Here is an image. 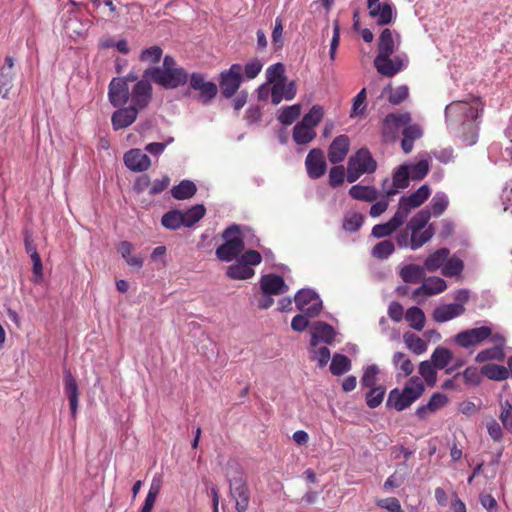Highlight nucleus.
<instances>
[{"instance_id": "f257e3e1", "label": "nucleus", "mask_w": 512, "mask_h": 512, "mask_svg": "<svg viewBox=\"0 0 512 512\" xmlns=\"http://www.w3.org/2000/svg\"><path fill=\"white\" fill-rule=\"evenodd\" d=\"M424 391L423 381L419 377L413 376L407 381L402 391L397 388L390 391L386 405L397 411H403L420 398Z\"/></svg>"}, {"instance_id": "f03ea898", "label": "nucleus", "mask_w": 512, "mask_h": 512, "mask_svg": "<svg viewBox=\"0 0 512 512\" xmlns=\"http://www.w3.org/2000/svg\"><path fill=\"white\" fill-rule=\"evenodd\" d=\"M230 495L235 500L238 512H246L250 502V492L243 473L237 463L230 464L227 472Z\"/></svg>"}, {"instance_id": "7ed1b4c3", "label": "nucleus", "mask_w": 512, "mask_h": 512, "mask_svg": "<svg viewBox=\"0 0 512 512\" xmlns=\"http://www.w3.org/2000/svg\"><path fill=\"white\" fill-rule=\"evenodd\" d=\"M479 117V110L466 102H452L445 108V118L450 129L460 124L463 129L473 130L472 121Z\"/></svg>"}, {"instance_id": "20e7f679", "label": "nucleus", "mask_w": 512, "mask_h": 512, "mask_svg": "<svg viewBox=\"0 0 512 512\" xmlns=\"http://www.w3.org/2000/svg\"><path fill=\"white\" fill-rule=\"evenodd\" d=\"M143 76L166 89L178 88L185 85L188 81V74L186 70L181 67L174 69L151 67L144 71Z\"/></svg>"}, {"instance_id": "39448f33", "label": "nucleus", "mask_w": 512, "mask_h": 512, "mask_svg": "<svg viewBox=\"0 0 512 512\" xmlns=\"http://www.w3.org/2000/svg\"><path fill=\"white\" fill-rule=\"evenodd\" d=\"M222 237L225 242L216 249V256L221 261L230 262L244 250L240 227L236 224L229 226L223 231Z\"/></svg>"}, {"instance_id": "423d86ee", "label": "nucleus", "mask_w": 512, "mask_h": 512, "mask_svg": "<svg viewBox=\"0 0 512 512\" xmlns=\"http://www.w3.org/2000/svg\"><path fill=\"white\" fill-rule=\"evenodd\" d=\"M315 315H309L308 312L296 315L291 322V327L294 331L303 332L307 327H310L311 343H310V358L316 362V366H320V321L311 322L309 318Z\"/></svg>"}, {"instance_id": "0eeeda50", "label": "nucleus", "mask_w": 512, "mask_h": 512, "mask_svg": "<svg viewBox=\"0 0 512 512\" xmlns=\"http://www.w3.org/2000/svg\"><path fill=\"white\" fill-rule=\"evenodd\" d=\"M320 122V106L314 105L309 113L305 114L293 129V140L298 145L311 142L316 137L315 127Z\"/></svg>"}, {"instance_id": "6e6552de", "label": "nucleus", "mask_w": 512, "mask_h": 512, "mask_svg": "<svg viewBox=\"0 0 512 512\" xmlns=\"http://www.w3.org/2000/svg\"><path fill=\"white\" fill-rule=\"evenodd\" d=\"M377 164L367 149H360L350 157L347 164V181L353 183L365 173H373Z\"/></svg>"}, {"instance_id": "1a4fd4ad", "label": "nucleus", "mask_w": 512, "mask_h": 512, "mask_svg": "<svg viewBox=\"0 0 512 512\" xmlns=\"http://www.w3.org/2000/svg\"><path fill=\"white\" fill-rule=\"evenodd\" d=\"M243 68L240 64H233L228 70L220 73L219 86L225 98H231L242 83Z\"/></svg>"}, {"instance_id": "9d476101", "label": "nucleus", "mask_w": 512, "mask_h": 512, "mask_svg": "<svg viewBox=\"0 0 512 512\" xmlns=\"http://www.w3.org/2000/svg\"><path fill=\"white\" fill-rule=\"evenodd\" d=\"M431 190L427 184L419 187L415 192L399 199L397 211L407 220L411 211L421 206L430 196Z\"/></svg>"}, {"instance_id": "9b49d317", "label": "nucleus", "mask_w": 512, "mask_h": 512, "mask_svg": "<svg viewBox=\"0 0 512 512\" xmlns=\"http://www.w3.org/2000/svg\"><path fill=\"white\" fill-rule=\"evenodd\" d=\"M189 86L192 90L199 91V100L203 104L210 103L218 93L217 85L207 81L202 73H192L189 78Z\"/></svg>"}, {"instance_id": "f8f14e48", "label": "nucleus", "mask_w": 512, "mask_h": 512, "mask_svg": "<svg viewBox=\"0 0 512 512\" xmlns=\"http://www.w3.org/2000/svg\"><path fill=\"white\" fill-rule=\"evenodd\" d=\"M148 78L138 81L131 89L129 99L130 106L136 108L137 111L145 109L152 99V86L147 80Z\"/></svg>"}, {"instance_id": "ddd939ff", "label": "nucleus", "mask_w": 512, "mask_h": 512, "mask_svg": "<svg viewBox=\"0 0 512 512\" xmlns=\"http://www.w3.org/2000/svg\"><path fill=\"white\" fill-rule=\"evenodd\" d=\"M491 336V328L482 326L472 329H467L459 332L455 336V342L463 348H469L488 339Z\"/></svg>"}, {"instance_id": "4468645a", "label": "nucleus", "mask_w": 512, "mask_h": 512, "mask_svg": "<svg viewBox=\"0 0 512 512\" xmlns=\"http://www.w3.org/2000/svg\"><path fill=\"white\" fill-rule=\"evenodd\" d=\"M409 165L402 164L398 166L394 172L392 177L391 187H387L390 184L389 179H385L382 184V190L385 193L387 198H390L396 195L399 192V189L407 188L409 185Z\"/></svg>"}, {"instance_id": "2eb2a0df", "label": "nucleus", "mask_w": 512, "mask_h": 512, "mask_svg": "<svg viewBox=\"0 0 512 512\" xmlns=\"http://www.w3.org/2000/svg\"><path fill=\"white\" fill-rule=\"evenodd\" d=\"M130 90L123 78H113L109 84L108 97L114 107H120L129 100Z\"/></svg>"}, {"instance_id": "dca6fc26", "label": "nucleus", "mask_w": 512, "mask_h": 512, "mask_svg": "<svg viewBox=\"0 0 512 512\" xmlns=\"http://www.w3.org/2000/svg\"><path fill=\"white\" fill-rule=\"evenodd\" d=\"M317 294L311 289H302L295 295L297 308L302 312H308L309 315H318L320 313V302L317 301Z\"/></svg>"}, {"instance_id": "f3484780", "label": "nucleus", "mask_w": 512, "mask_h": 512, "mask_svg": "<svg viewBox=\"0 0 512 512\" xmlns=\"http://www.w3.org/2000/svg\"><path fill=\"white\" fill-rule=\"evenodd\" d=\"M350 149V139L347 135H339L333 139L328 147L327 157L332 164L345 160Z\"/></svg>"}, {"instance_id": "a211bd4d", "label": "nucleus", "mask_w": 512, "mask_h": 512, "mask_svg": "<svg viewBox=\"0 0 512 512\" xmlns=\"http://www.w3.org/2000/svg\"><path fill=\"white\" fill-rule=\"evenodd\" d=\"M369 17L374 19L378 25L384 26L391 22L393 16L392 5L380 3L379 0H367Z\"/></svg>"}, {"instance_id": "6ab92c4d", "label": "nucleus", "mask_w": 512, "mask_h": 512, "mask_svg": "<svg viewBox=\"0 0 512 512\" xmlns=\"http://www.w3.org/2000/svg\"><path fill=\"white\" fill-rule=\"evenodd\" d=\"M374 65L381 75L387 77L396 75L405 67L403 59L399 56L394 58H391V56H376Z\"/></svg>"}, {"instance_id": "aec40b11", "label": "nucleus", "mask_w": 512, "mask_h": 512, "mask_svg": "<svg viewBox=\"0 0 512 512\" xmlns=\"http://www.w3.org/2000/svg\"><path fill=\"white\" fill-rule=\"evenodd\" d=\"M446 289V281L440 277L433 276L426 279L420 287L416 288L412 293V297L414 299H417L420 296L429 297L440 294Z\"/></svg>"}, {"instance_id": "412c9836", "label": "nucleus", "mask_w": 512, "mask_h": 512, "mask_svg": "<svg viewBox=\"0 0 512 512\" xmlns=\"http://www.w3.org/2000/svg\"><path fill=\"white\" fill-rule=\"evenodd\" d=\"M124 163L134 172H143L150 168L151 160L140 149H131L124 154Z\"/></svg>"}, {"instance_id": "4be33fe9", "label": "nucleus", "mask_w": 512, "mask_h": 512, "mask_svg": "<svg viewBox=\"0 0 512 512\" xmlns=\"http://www.w3.org/2000/svg\"><path fill=\"white\" fill-rule=\"evenodd\" d=\"M262 294L280 295L288 290L282 276L277 274H264L260 279Z\"/></svg>"}, {"instance_id": "5701e85b", "label": "nucleus", "mask_w": 512, "mask_h": 512, "mask_svg": "<svg viewBox=\"0 0 512 512\" xmlns=\"http://www.w3.org/2000/svg\"><path fill=\"white\" fill-rule=\"evenodd\" d=\"M64 392L69 400L71 415L75 418L79 402V389L77 381L70 370H66L64 373Z\"/></svg>"}, {"instance_id": "b1692460", "label": "nucleus", "mask_w": 512, "mask_h": 512, "mask_svg": "<svg viewBox=\"0 0 512 512\" xmlns=\"http://www.w3.org/2000/svg\"><path fill=\"white\" fill-rule=\"evenodd\" d=\"M139 111L132 106L117 109L111 117L114 130L124 129L137 119Z\"/></svg>"}, {"instance_id": "393cba45", "label": "nucleus", "mask_w": 512, "mask_h": 512, "mask_svg": "<svg viewBox=\"0 0 512 512\" xmlns=\"http://www.w3.org/2000/svg\"><path fill=\"white\" fill-rule=\"evenodd\" d=\"M406 219L396 210L393 217L386 223L376 224L371 231L375 238H384L390 236L399 227L405 223Z\"/></svg>"}, {"instance_id": "a878e982", "label": "nucleus", "mask_w": 512, "mask_h": 512, "mask_svg": "<svg viewBox=\"0 0 512 512\" xmlns=\"http://www.w3.org/2000/svg\"><path fill=\"white\" fill-rule=\"evenodd\" d=\"M296 91L295 82L277 81L271 88V101L277 105L282 100H292L296 96Z\"/></svg>"}, {"instance_id": "bb28decb", "label": "nucleus", "mask_w": 512, "mask_h": 512, "mask_svg": "<svg viewBox=\"0 0 512 512\" xmlns=\"http://www.w3.org/2000/svg\"><path fill=\"white\" fill-rule=\"evenodd\" d=\"M464 312L465 308L462 304H444L434 309L433 319L438 323H444L464 314Z\"/></svg>"}, {"instance_id": "cd10ccee", "label": "nucleus", "mask_w": 512, "mask_h": 512, "mask_svg": "<svg viewBox=\"0 0 512 512\" xmlns=\"http://www.w3.org/2000/svg\"><path fill=\"white\" fill-rule=\"evenodd\" d=\"M14 60L11 56L5 58L4 65L0 67V96L6 98L13 86Z\"/></svg>"}, {"instance_id": "c85d7f7f", "label": "nucleus", "mask_w": 512, "mask_h": 512, "mask_svg": "<svg viewBox=\"0 0 512 512\" xmlns=\"http://www.w3.org/2000/svg\"><path fill=\"white\" fill-rule=\"evenodd\" d=\"M448 402V398L445 394L436 392L434 393L427 404L421 405L416 410V415L420 419H425L428 415L436 412L441 407L445 406Z\"/></svg>"}, {"instance_id": "c756f323", "label": "nucleus", "mask_w": 512, "mask_h": 512, "mask_svg": "<svg viewBox=\"0 0 512 512\" xmlns=\"http://www.w3.org/2000/svg\"><path fill=\"white\" fill-rule=\"evenodd\" d=\"M449 256L450 250L448 248H440L426 258L424 268L428 272H435L440 268L442 269Z\"/></svg>"}, {"instance_id": "7c9ffc66", "label": "nucleus", "mask_w": 512, "mask_h": 512, "mask_svg": "<svg viewBox=\"0 0 512 512\" xmlns=\"http://www.w3.org/2000/svg\"><path fill=\"white\" fill-rule=\"evenodd\" d=\"M435 234V227L429 224L425 229L410 231V249L417 250L428 243Z\"/></svg>"}, {"instance_id": "2f4dec72", "label": "nucleus", "mask_w": 512, "mask_h": 512, "mask_svg": "<svg viewBox=\"0 0 512 512\" xmlns=\"http://www.w3.org/2000/svg\"><path fill=\"white\" fill-rule=\"evenodd\" d=\"M349 195L355 200L374 202L377 200L379 193L373 186L356 184L349 189Z\"/></svg>"}, {"instance_id": "473e14b6", "label": "nucleus", "mask_w": 512, "mask_h": 512, "mask_svg": "<svg viewBox=\"0 0 512 512\" xmlns=\"http://www.w3.org/2000/svg\"><path fill=\"white\" fill-rule=\"evenodd\" d=\"M425 271L424 265L408 264L400 270V276L404 282L416 284L425 279Z\"/></svg>"}, {"instance_id": "72a5a7b5", "label": "nucleus", "mask_w": 512, "mask_h": 512, "mask_svg": "<svg viewBox=\"0 0 512 512\" xmlns=\"http://www.w3.org/2000/svg\"><path fill=\"white\" fill-rule=\"evenodd\" d=\"M352 368L351 360L344 354L335 353L329 365V370L334 376H341Z\"/></svg>"}, {"instance_id": "f704fd0d", "label": "nucleus", "mask_w": 512, "mask_h": 512, "mask_svg": "<svg viewBox=\"0 0 512 512\" xmlns=\"http://www.w3.org/2000/svg\"><path fill=\"white\" fill-rule=\"evenodd\" d=\"M399 43V34H380L379 52L377 56H391Z\"/></svg>"}, {"instance_id": "c9c22d12", "label": "nucleus", "mask_w": 512, "mask_h": 512, "mask_svg": "<svg viewBox=\"0 0 512 512\" xmlns=\"http://www.w3.org/2000/svg\"><path fill=\"white\" fill-rule=\"evenodd\" d=\"M411 120L409 113L388 114L383 122L384 133H392L401 126L407 125Z\"/></svg>"}, {"instance_id": "e433bc0d", "label": "nucleus", "mask_w": 512, "mask_h": 512, "mask_svg": "<svg viewBox=\"0 0 512 512\" xmlns=\"http://www.w3.org/2000/svg\"><path fill=\"white\" fill-rule=\"evenodd\" d=\"M255 271L252 267H248L245 263L238 260L235 264L227 268L226 275L230 279L246 280L253 277Z\"/></svg>"}, {"instance_id": "4c0bfd02", "label": "nucleus", "mask_w": 512, "mask_h": 512, "mask_svg": "<svg viewBox=\"0 0 512 512\" xmlns=\"http://www.w3.org/2000/svg\"><path fill=\"white\" fill-rule=\"evenodd\" d=\"M307 174L311 179L320 178V148H313L305 160Z\"/></svg>"}, {"instance_id": "58836bf2", "label": "nucleus", "mask_w": 512, "mask_h": 512, "mask_svg": "<svg viewBox=\"0 0 512 512\" xmlns=\"http://www.w3.org/2000/svg\"><path fill=\"white\" fill-rule=\"evenodd\" d=\"M301 111L302 107L300 104L285 106L279 110L277 119L281 124L289 126L299 118V116L301 115Z\"/></svg>"}, {"instance_id": "ea45409f", "label": "nucleus", "mask_w": 512, "mask_h": 512, "mask_svg": "<svg viewBox=\"0 0 512 512\" xmlns=\"http://www.w3.org/2000/svg\"><path fill=\"white\" fill-rule=\"evenodd\" d=\"M197 191L196 185L189 180H182L171 190L172 196L177 200L189 199L195 195Z\"/></svg>"}, {"instance_id": "a19ab883", "label": "nucleus", "mask_w": 512, "mask_h": 512, "mask_svg": "<svg viewBox=\"0 0 512 512\" xmlns=\"http://www.w3.org/2000/svg\"><path fill=\"white\" fill-rule=\"evenodd\" d=\"M431 219V211L428 207L417 212L407 223L406 227L410 231H418L425 229L429 225Z\"/></svg>"}, {"instance_id": "79ce46f5", "label": "nucleus", "mask_w": 512, "mask_h": 512, "mask_svg": "<svg viewBox=\"0 0 512 512\" xmlns=\"http://www.w3.org/2000/svg\"><path fill=\"white\" fill-rule=\"evenodd\" d=\"M452 359V352L445 347L439 346L433 351L430 361L434 364V367L441 370L446 368Z\"/></svg>"}, {"instance_id": "37998d69", "label": "nucleus", "mask_w": 512, "mask_h": 512, "mask_svg": "<svg viewBox=\"0 0 512 512\" xmlns=\"http://www.w3.org/2000/svg\"><path fill=\"white\" fill-rule=\"evenodd\" d=\"M481 373L487 378L496 381L506 380L510 376V373L506 367L497 364L484 365L481 368Z\"/></svg>"}, {"instance_id": "c03bdc74", "label": "nucleus", "mask_w": 512, "mask_h": 512, "mask_svg": "<svg viewBox=\"0 0 512 512\" xmlns=\"http://www.w3.org/2000/svg\"><path fill=\"white\" fill-rule=\"evenodd\" d=\"M405 318L413 329L417 331L423 330L425 326V314L422 309L416 306L407 309Z\"/></svg>"}, {"instance_id": "a18cd8bd", "label": "nucleus", "mask_w": 512, "mask_h": 512, "mask_svg": "<svg viewBox=\"0 0 512 512\" xmlns=\"http://www.w3.org/2000/svg\"><path fill=\"white\" fill-rule=\"evenodd\" d=\"M380 369L376 364H371L363 369V375L360 379V384L363 388L377 387L378 375Z\"/></svg>"}, {"instance_id": "49530a36", "label": "nucleus", "mask_w": 512, "mask_h": 512, "mask_svg": "<svg viewBox=\"0 0 512 512\" xmlns=\"http://www.w3.org/2000/svg\"><path fill=\"white\" fill-rule=\"evenodd\" d=\"M205 212L206 209L202 204H197L187 211L182 212L184 227H192L195 223L204 217Z\"/></svg>"}, {"instance_id": "de8ad7c7", "label": "nucleus", "mask_w": 512, "mask_h": 512, "mask_svg": "<svg viewBox=\"0 0 512 512\" xmlns=\"http://www.w3.org/2000/svg\"><path fill=\"white\" fill-rule=\"evenodd\" d=\"M161 224L169 230H178L183 225L182 212L179 210H171L162 216Z\"/></svg>"}, {"instance_id": "09e8293b", "label": "nucleus", "mask_w": 512, "mask_h": 512, "mask_svg": "<svg viewBox=\"0 0 512 512\" xmlns=\"http://www.w3.org/2000/svg\"><path fill=\"white\" fill-rule=\"evenodd\" d=\"M463 269V261L454 255L452 257L449 256L448 260L444 263L441 272L445 277H454L460 275Z\"/></svg>"}, {"instance_id": "8fccbe9b", "label": "nucleus", "mask_w": 512, "mask_h": 512, "mask_svg": "<svg viewBox=\"0 0 512 512\" xmlns=\"http://www.w3.org/2000/svg\"><path fill=\"white\" fill-rule=\"evenodd\" d=\"M403 340L406 346L416 355H421L426 352L427 344L419 336L413 333H405Z\"/></svg>"}, {"instance_id": "3c124183", "label": "nucleus", "mask_w": 512, "mask_h": 512, "mask_svg": "<svg viewBox=\"0 0 512 512\" xmlns=\"http://www.w3.org/2000/svg\"><path fill=\"white\" fill-rule=\"evenodd\" d=\"M386 389L382 385L377 387L369 388V391L365 394V401L369 408H377L383 402Z\"/></svg>"}, {"instance_id": "603ef678", "label": "nucleus", "mask_w": 512, "mask_h": 512, "mask_svg": "<svg viewBox=\"0 0 512 512\" xmlns=\"http://www.w3.org/2000/svg\"><path fill=\"white\" fill-rule=\"evenodd\" d=\"M364 223V216L359 212H349L343 220V229L346 232H357Z\"/></svg>"}, {"instance_id": "864d4df0", "label": "nucleus", "mask_w": 512, "mask_h": 512, "mask_svg": "<svg viewBox=\"0 0 512 512\" xmlns=\"http://www.w3.org/2000/svg\"><path fill=\"white\" fill-rule=\"evenodd\" d=\"M419 374L423 377L428 386H434L437 381V368L431 361H422L419 364Z\"/></svg>"}, {"instance_id": "5fc2aeb1", "label": "nucleus", "mask_w": 512, "mask_h": 512, "mask_svg": "<svg viewBox=\"0 0 512 512\" xmlns=\"http://www.w3.org/2000/svg\"><path fill=\"white\" fill-rule=\"evenodd\" d=\"M449 200L448 196L444 192H437L429 205L431 215L440 216L448 207Z\"/></svg>"}, {"instance_id": "6e6d98bb", "label": "nucleus", "mask_w": 512, "mask_h": 512, "mask_svg": "<svg viewBox=\"0 0 512 512\" xmlns=\"http://www.w3.org/2000/svg\"><path fill=\"white\" fill-rule=\"evenodd\" d=\"M392 362L396 369L403 372L404 376H409L414 371V365L411 360L402 352L394 353Z\"/></svg>"}, {"instance_id": "4d7b16f0", "label": "nucleus", "mask_w": 512, "mask_h": 512, "mask_svg": "<svg viewBox=\"0 0 512 512\" xmlns=\"http://www.w3.org/2000/svg\"><path fill=\"white\" fill-rule=\"evenodd\" d=\"M395 251V245L391 240L378 242L372 249L373 257L377 259H387Z\"/></svg>"}, {"instance_id": "13d9d810", "label": "nucleus", "mask_w": 512, "mask_h": 512, "mask_svg": "<svg viewBox=\"0 0 512 512\" xmlns=\"http://www.w3.org/2000/svg\"><path fill=\"white\" fill-rule=\"evenodd\" d=\"M409 165V175L412 180H421L429 172V162L426 159L420 160L415 164Z\"/></svg>"}, {"instance_id": "bf43d9fd", "label": "nucleus", "mask_w": 512, "mask_h": 512, "mask_svg": "<svg viewBox=\"0 0 512 512\" xmlns=\"http://www.w3.org/2000/svg\"><path fill=\"white\" fill-rule=\"evenodd\" d=\"M504 357L503 349L500 347H491L485 350L480 351L475 360L479 363L486 362L488 360H501Z\"/></svg>"}, {"instance_id": "052dcab7", "label": "nucleus", "mask_w": 512, "mask_h": 512, "mask_svg": "<svg viewBox=\"0 0 512 512\" xmlns=\"http://www.w3.org/2000/svg\"><path fill=\"white\" fill-rule=\"evenodd\" d=\"M285 68L282 63L271 65L266 70V77L269 83L275 84L277 81H285Z\"/></svg>"}, {"instance_id": "680f3d73", "label": "nucleus", "mask_w": 512, "mask_h": 512, "mask_svg": "<svg viewBox=\"0 0 512 512\" xmlns=\"http://www.w3.org/2000/svg\"><path fill=\"white\" fill-rule=\"evenodd\" d=\"M162 57V49L159 46H151L141 52L140 60L149 64H154L160 61Z\"/></svg>"}, {"instance_id": "e2e57ef3", "label": "nucleus", "mask_w": 512, "mask_h": 512, "mask_svg": "<svg viewBox=\"0 0 512 512\" xmlns=\"http://www.w3.org/2000/svg\"><path fill=\"white\" fill-rule=\"evenodd\" d=\"M366 109V89H361L353 99L351 117L362 115Z\"/></svg>"}, {"instance_id": "0e129e2a", "label": "nucleus", "mask_w": 512, "mask_h": 512, "mask_svg": "<svg viewBox=\"0 0 512 512\" xmlns=\"http://www.w3.org/2000/svg\"><path fill=\"white\" fill-rule=\"evenodd\" d=\"M409 96V89L406 85H401L396 87L395 89H391L388 100L393 105H398L405 101Z\"/></svg>"}, {"instance_id": "69168bd1", "label": "nucleus", "mask_w": 512, "mask_h": 512, "mask_svg": "<svg viewBox=\"0 0 512 512\" xmlns=\"http://www.w3.org/2000/svg\"><path fill=\"white\" fill-rule=\"evenodd\" d=\"M499 418L505 429L512 434V406L509 401L501 403V413Z\"/></svg>"}, {"instance_id": "338daca9", "label": "nucleus", "mask_w": 512, "mask_h": 512, "mask_svg": "<svg viewBox=\"0 0 512 512\" xmlns=\"http://www.w3.org/2000/svg\"><path fill=\"white\" fill-rule=\"evenodd\" d=\"M159 491H160V486L152 483L140 512H151L152 511L155 501H156V498L159 494Z\"/></svg>"}, {"instance_id": "774afa93", "label": "nucleus", "mask_w": 512, "mask_h": 512, "mask_svg": "<svg viewBox=\"0 0 512 512\" xmlns=\"http://www.w3.org/2000/svg\"><path fill=\"white\" fill-rule=\"evenodd\" d=\"M376 505L389 512H404L399 500L395 497H388L376 501Z\"/></svg>"}]
</instances>
